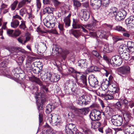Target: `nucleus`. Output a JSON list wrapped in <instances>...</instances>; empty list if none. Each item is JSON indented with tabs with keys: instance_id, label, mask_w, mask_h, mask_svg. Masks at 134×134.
<instances>
[{
	"instance_id": "f8f14e48",
	"label": "nucleus",
	"mask_w": 134,
	"mask_h": 134,
	"mask_svg": "<svg viewBox=\"0 0 134 134\" xmlns=\"http://www.w3.org/2000/svg\"><path fill=\"white\" fill-rule=\"evenodd\" d=\"M126 23L129 29L134 27V17L131 16L126 19Z\"/></svg>"
},
{
	"instance_id": "20e7f679",
	"label": "nucleus",
	"mask_w": 134,
	"mask_h": 134,
	"mask_svg": "<svg viewBox=\"0 0 134 134\" xmlns=\"http://www.w3.org/2000/svg\"><path fill=\"white\" fill-rule=\"evenodd\" d=\"M90 34L93 37L97 38V37H100V38H106L108 35V34L106 32L102 30H100L96 32H90Z\"/></svg>"
},
{
	"instance_id": "a19ab883",
	"label": "nucleus",
	"mask_w": 134,
	"mask_h": 134,
	"mask_svg": "<svg viewBox=\"0 0 134 134\" xmlns=\"http://www.w3.org/2000/svg\"><path fill=\"white\" fill-rule=\"evenodd\" d=\"M108 45H105L104 47L103 51L105 52L108 53L111 52L112 51V49L110 48V47L111 48V46H109Z\"/></svg>"
},
{
	"instance_id": "393cba45",
	"label": "nucleus",
	"mask_w": 134,
	"mask_h": 134,
	"mask_svg": "<svg viewBox=\"0 0 134 134\" xmlns=\"http://www.w3.org/2000/svg\"><path fill=\"white\" fill-rule=\"evenodd\" d=\"M71 15V14L70 13L64 20V21L65 24V26L66 27L69 26L70 25V18Z\"/></svg>"
},
{
	"instance_id": "ea45409f",
	"label": "nucleus",
	"mask_w": 134,
	"mask_h": 134,
	"mask_svg": "<svg viewBox=\"0 0 134 134\" xmlns=\"http://www.w3.org/2000/svg\"><path fill=\"white\" fill-rule=\"evenodd\" d=\"M120 56L118 55H115L113 57L111 60V62L112 64L114 65H115V62L116 61V60L120 57Z\"/></svg>"
},
{
	"instance_id": "58836bf2",
	"label": "nucleus",
	"mask_w": 134,
	"mask_h": 134,
	"mask_svg": "<svg viewBox=\"0 0 134 134\" xmlns=\"http://www.w3.org/2000/svg\"><path fill=\"white\" fill-rule=\"evenodd\" d=\"M55 9L54 8L49 7H47L44 9V11L48 13H51L55 11Z\"/></svg>"
},
{
	"instance_id": "a18cd8bd",
	"label": "nucleus",
	"mask_w": 134,
	"mask_h": 134,
	"mask_svg": "<svg viewBox=\"0 0 134 134\" xmlns=\"http://www.w3.org/2000/svg\"><path fill=\"white\" fill-rule=\"evenodd\" d=\"M124 46H125V45H121L120 46L119 49V52H120V53H121V54L124 53V52L126 49V47Z\"/></svg>"
},
{
	"instance_id": "338daca9",
	"label": "nucleus",
	"mask_w": 134,
	"mask_h": 134,
	"mask_svg": "<svg viewBox=\"0 0 134 134\" xmlns=\"http://www.w3.org/2000/svg\"><path fill=\"white\" fill-rule=\"evenodd\" d=\"M17 40L20 43L23 44H24V42H23V41L24 40V38L23 37H20L17 39Z\"/></svg>"
},
{
	"instance_id": "0e129e2a",
	"label": "nucleus",
	"mask_w": 134,
	"mask_h": 134,
	"mask_svg": "<svg viewBox=\"0 0 134 134\" xmlns=\"http://www.w3.org/2000/svg\"><path fill=\"white\" fill-rule=\"evenodd\" d=\"M36 5L37 8L40 9L41 7V3L40 0H36Z\"/></svg>"
},
{
	"instance_id": "72a5a7b5",
	"label": "nucleus",
	"mask_w": 134,
	"mask_h": 134,
	"mask_svg": "<svg viewBox=\"0 0 134 134\" xmlns=\"http://www.w3.org/2000/svg\"><path fill=\"white\" fill-rule=\"evenodd\" d=\"M130 1L128 0H124L122 2V6L125 9H126L129 7Z\"/></svg>"
},
{
	"instance_id": "09e8293b",
	"label": "nucleus",
	"mask_w": 134,
	"mask_h": 134,
	"mask_svg": "<svg viewBox=\"0 0 134 134\" xmlns=\"http://www.w3.org/2000/svg\"><path fill=\"white\" fill-rule=\"evenodd\" d=\"M26 12V9L25 8H23L19 11L20 14L22 16H23Z\"/></svg>"
},
{
	"instance_id": "37998d69",
	"label": "nucleus",
	"mask_w": 134,
	"mask_h": 134,
	"mask_svg": "<svg viewBox=\"0 0 134 134\" xmlns=\"http://www.w3.org/2000/svg\"><path fill=\"white\" fill-rule=\"evenodd\" d=\"M131 114L130 113H126L124 115V118L125 120H126V122H128L130 119L131 118Z\"/></svg>"
},
{
	"instance_id": "4be33fe9",
	"label": "nucleus",
	"mask_w": 134,
	"mask_h": 134,
	"mask_svg": "<svg viewBox=\"0 0 134 134\" xmlns=\"http://www.w3.org/2000/svg\"><path fill=\"white\" fill-rule=\"evenodd\" d=\"M79 20L77 19H73V23L72 24V27L75 29L81 28L82 25L79 23Z\"/></svg>"
},
{
	"instance_id": "c756f323",
	"label": "nucleus",
	"mask_w": 134,
	"mask_h": 134,
	"mask_svg": "<svg viewBox=\"0 0 134 134\" xmlns=\"http://www.w3.org/2000/svg\"><path fill=\"white\" fill-rule=\"evenodd\" d=\"M127 47L129 51L133 52H134V42L129 41L128 42Z\"/></svg>"
},
{
	"instance_id": "5fc2aeb1",
	"label": "nucleus",
	"mask_w": 134,
	"mask_h": 134,
	"mask_svg": "<svg viewBox=\"0 0 134 134\" xmlns=\"http://www.w3.org/2000/svg\"><path fill=\"white\" fill-rule=\"evenodd\" d=\"M115 29L118 31H125V29L124 28L119 26L116 27Z\"/></svg>"
},
{
	"instance_id": "f03ea898",
	"label": "nucleus",
	"mask_w": 134,
	"mask_h": 134,
	"mask_svg": "<svg viewBox=\"0 0 134 134\" xmlns=\"http://www.w3.org/2000/svg\"><path fill=\"white\" fill-rule=\"evenodd\" d=\"M119 74L124 77H125L130 73V68L128 66H124L118 68L117 70Z\"/></svg>"
},
{
	"instance_id": "dca6fc26",
	"label": "nucleus",
	"mask_w": 134,
	"mask_h": 134,
	"mask_svg": "<svg viewBox=\"0 0 134 134\" xmlns=\"http://www.w3.org/2000/svg\"><path fill=\"white\" fill-rule=\"evenodd\" d=\"M127 128L125 129V132L126 134H134V126L127 125L126 126Z\"/></svg>"
},
{
	"instance_id": "603ef678",
	"label": "nucleus",
	"mask_w": 134,
	"mask_h": 134,
	"mask_svg": "<svg viewBox=\"0 0 134 134\" xmlns=\"http://www.w3.org/2000/svg\"><path fill=\"white\" fill-rule=\"evenodd\" d=\"M91 1H91V5L93 7V8L94 9H97L99 8L100 7H98V6L97 5L98 4V1H97V2L95 4L92 3Z\"/></svg>"
},
{
	"instance_id": "9b49d317",
	"label": "nucleus",
	"mask_w": 134,
	"mask_h": 134,
	"mask_svg": "<svg viewBox=\"0 0 134 134\" xmlns=\"http://www.w3.org/2000/svg\"><path fill=\"white\" fill-rule=\"evenodd\" d=\"M97 94L99 96L104 97L106 100H111L113 99L114 97L112 94H107L106 92L104 91L103 92H99Z\"/></svg>"
},
{
	"instance_id": "39448f33",
	"label": "nucleus",
	"mask_w": 134,
	"mask_h": 134,
	"mask_svg": "<svg viewBox=\"0 0 134 134\" xmlns=\"http://www.w3.org/2000/svg\"><path fill=\"white\" fill-rule=\"evenodd\" d=\"M91 119L93 121H98L101 117V113L95 109L92 110L90 115Z\"/></svg>"
},
{
	"instance_id": "1a4fd4ad",
	"label": "nucleus",
	"mask_w": 134,
	"mask_h": 134,
	"mask_svg": "<svg viewBox=\"0 0 134 134\" xmlns=\"http://www.w3.org/2000/svg\"><path fill=\"white\" fill-rule=\"evenodd\" d=\"M79 15L85 21H87L89 18L90 12L86 10L82 9L79 13Z\"/></svg>"
},
{
	"instance_id": "412c9836",
	"label": "nucleus",
	"mask_w": 134,
	"mask_h": 134,
	"mask_svg": "<svg viewBox=\"0 0 134 134\" xmlns=\"http://www.w3.org/2000/svg\"><path fill=\"white\" fill-rule=\"evenodd\" d=\"M97 6L98 7H100L101 5L105 7L107 6L109 3V0H100L98 1Z\"/></svg>"
},
{
	"instance_id": "cd10ccee",
	"label": "nucleus",
	"mask_w": 134,
	"mask_h": 134,
	"mask_svg": "<svg viewBox=\"0 0 134 134\" xmlns=\"http://www.w3.org/2000/svg\"><path fill=\"white\" fill-rule=\"evenodd\" d=\"M60 78V76L57 74H54L52 75L50 81L52 82H56L58 81Z\"/></svg>"
},
{
	"instance_id": "aec40b11",
	"label": "nucleus",
	"mask_w": 134,
	"mask_h": 134,
	"mask_svg": "<svg viewBox=\"0 0 134 134\" xmlns=\"http://www.w3.org/2000/svg\"><path fill=\"white\" fill-rule=\"evenodd\" d=\"M78 66L82 68H86L87 63L86 59H81L79 60L78 63Z\"/></svg>"
},
{
	"instance_id": "a878e982",
	"label": "nucleus",
	"mask_w": 134,
	"mask_h": 134,
	"mask_svg": "<svg viewBox=\"0 0 134 134\" xmlns=\"http://www.w3.org/2000/svg\"><path fill=\"white\" fill-rule=\"evenodd\" d=\"M92 53V54L97 57L99 60V61L97 62L96 64L97 65H98L100 63L99 60H101L102 57L97 51L96 50L93 51Z\"/></svg>"
},
{
	"instance_id": "79ce46f5",
	"label": "nucleus",
	"mask_w": 134,
	"mask_h": 134,
	"mask_svg": "<svg viewBox=\"0 0 134 134\" xmlns=\"http://www.w3.org/2000/svg\"><path fill=\"white\" fill-rule=\"evenodd\" d=\"M122 63V59L120 57L117 60L116 62H115V65L114 66H119L121 65Z\"/></svg>"
},
{
	"instance_id": "f704fd0d",
	"label": "nucleus",
	"mask_w": 134,
	"mask_h": 134,
	"mask_svg": "<svg viewBox=\"0 0 134 134\" xmlns=\"http://www.w3.org/2000/svg\"><path fill=\"white\" fill-rule=\"evenodd\" d=\"M130 55L128 53H123L121 54V57L123 59L125 60H128L129 58Z\"/></svg>"
},
{
	"instance_id": "de8ad7c7",
	"label": "nucleus",
	"mask_w": 134,
	"mask_h": 134,
	"mask_svg": "<svg viewBox=\"0 0 134 134\" xmlns=\"http://www.w3.org/2000/svg\"><path fill=\"white\" fill-rule=\"evenodd\" d=\"M18 3V1H15L11 5V7L12 10H14L15 9Z\"/></svg>"
},
{
	"instance_id": "8fccbe9b",
	"label": "nucleus",
	"mask_w": 134,
	"mask_h": 134,
	"mask_svg": "<svg viewBox=\"0 0 134 134\" xmlns=\"http://www.w3.org/2000/svg\"><path fill=\"white\" fill-rule=\"evenodd\" d=\"M21 23L19 26V27L20 29L24 30L26 28V26L25 24V21L23 20L21 21Z\"/></svg>"
},
{
	"instance_id": "13d9d810",
	"label": "nucleus",
	"mask_w": 134,
	"mask_h": 134,
	"mask_svg": "<svg viewBox=\"0 0 134 134\" xmlns=\"http://www.w3.org/2000/svg\"><path fill=\"white\" fill-rule=\"evenodd\" d=\"M76 72V71L73 68H70L68 69V72L69 74H74Z\"/></svg>"
},
{
	"instance_id": "052dcab7",
	"label": "nucleus",
	"mask_w": 134,
	"mask_h": 134,
	"mask_svg": "<svg viewBox=\"0 0 134 134\" xmlns=\"http://www.w3.org/2000/svg\"><path fill=\"white\" fill-rule=\"evenodd\" d=\"M37 31L39 33V34L41 35L42 34L46 33L45 31H42L40 28L39 27L37 28Z\"/></svg>"
},
{
	"instance_id": "7c9ffc66",
	"label": "nucleus",
	"mask_w": 134,
	"mask_h": 134,
	"mask_svg": "<svg viewBox=\"0 0 134 134\" xmlns=\"http://www.w3.org/2000/svg\"><path fill=\"white\" fill-rule=\"evenodd\" d=\"M66 126L68 127L69 129L72 130L75 133L77 131L76 126L74 124H69L66 125Z\"/></svg>"
},
{
	"instance_id": "ddd939ff",
	"label": "nucleus",
	"mask_w": 134,
	"mask_h": 134,
	"mask_svg": "<svg viewBox=\"0 0 134 134\" xmlns=\"http://www.w3.org/2000/svg\"><path fill=\"white\" fill-rule=\"evenodd\" d=\"M109 82L108 81L105 79V81H103L101 84L100 89L102 90V91L100 92H103L104 91L106 92L107 91V89L109 86Z\"/></svg>"
},
{
	"instance_id": "423d86ee",
	"label": "nucleus",
	"mask_w": 134,
	"mask_h": 134,
	"mask_svg": "<svg viewBox=\"0 0 134 134\" xmlns=\"http://www.w3.org/2000/svg\"><path fill=\"white\" fill-rule=\"evenodd\" d=\"M111 121L113 125L119 126L121 125L122 122V118L120 115H116L113 116Z\"/></svg>"
},
{
	"instance_id": "c9c22d12",
	"label": "nucleus",
	"mask_w": 134,
	"mask_h": 134,
	"mask_svg": "<svg viewBox=\"0 0 134 134\" xmlns=\"http://www.w3.org/2000/svg\"><path fill=\"white\" fill-rule=\"evenodd\" d=\"M80 110L81 113L85 115L88 114L90 111V109L88 108L81 109Z\"/></svg>"
},
{
	"instance_id": "473e14b6",
	"label": "nucleus",
	"mask_w": 134,
	"mask_h": 134,
	"mask_svg": "<svg viewBox=\"0 0 134 134\" xmlns=\"http://www.w3.org/2000/svg\"><path fill=\"white\" fill-rule=\"evenodd\" d=\"M72 34L76 38H78L81 35V32L77 30H72L71 32Z\"/></svg>"
},
{
	"instance_id": "e2e57ef3",
	"label": "nucleus",
	"mask_w": 134,
	"mask_h": 134,
	"mask_svg": "<svg viewBox=\"0 0 134 134\" xmlns=\"http://www.w3.org/2000/svg\"><path fill=\"white\" fill-rule=\"evenodd\" d=\"M13 32V30L10 29H8L7 30V34L10 36H12V34Z\"/></svg>"
},
{
	"instance_id": "49530a36",
	"label": "nucleus",
	"mask_w": 134,
	"mask_h": 134,
	"mask_svg": "<svg viewBox=\"0 0 134 134\" xmlns=\"http://www.w3.org/2000/svg\"><path fill=\"white\" fill-rule=\"evenodd\" d=\"M65 131L66 133L67 134H74L75 133H74L72 130L71 129H69V128L66 126Z\"/></svg>"
},
{
	"instance_id": "b1692460",
	"label": "nucleus",
	"mask_w": 134,
	"mask_h": 134,
	"mask_svg": "<svg viewBox=\"0 0 134 134\" xmlns=\"http://www.w3.org/2000/svg\"><path fill=\"white\" fill-rule=\"evenodd\" d=\"M18 48L12 47L9 50V51L12 53L13 54L14 57L15 58L17 57V55H19L20 54H18Z\"/></svg>"
},
{
	"instance_id": "e433bc0d",
	"label": "nucleus",
	"mask_w": 134,
	"mask_h": 134,
	"mask_svg": "<svg viewBox=\"0 0 134 134\" xmlns=\"http://www.w3.org/2000/svg\"><path fill=\"white\" fill-rule=\"evenodd\" d=\"M55 7H58L61 4V2L58 0H51Z\"/></svg>"
},
{
	"instance_id": "0eeeda50",
	"label": "nucleus",
	"mask_w": 134,
	"mask_h": 134,
	"mask_svg": "<svg viewBox=\"0 0 134 134\" xmlns=\"http://www.w3.org/2000/svg\"><path fill=\"white\" fill-rule=\"evenodd\" d=\"M127 11L125 9L122 10L121 11H118L115 19L117 21H120L124 19L127 15Z\"/></svg>"
},
{
	"instance_id": "bb28decb",
	"label": "nucleus",
	"mask_w": 134,
	"mask_h": 134,
	"mask_svg": "<svg viewBox=\"0 0 134 134\" xmlns=\"http://www.w3.org/2000/svg\"><path fill=\"white\" fill-rule=\"evenodd\" d=\"M80 79L81 82L82 83L83 86L86 87L87 86V79L85 75L83 74L81 75Z\"/></svg>"
},
{
	"instance_id": "f257e3e1",
	"label": "nucleus",
	"mask_w": 134,
	"mask_h": 134,
	"mask_svg": "<svg viewBox=\"0 0 134 134\" xmlns=\"http://www.w3.org/2000/svg\"><path fill=\"white\" fill-rule=\"evenodd\" d=\"M29 79L32 82H34L41 86V91L40 93H37L38 89L36 87L33 89L32 93L33 94L34 93L37 95L36 96V103L38 109L39 110H42L43 109V103L46 100L45 97V91L46 92L47 91L48 89L46 86L42 84V82L39 78L33 76Z\"/></svg>"
},
{
	"instance_id": "2eb2a0df",
	"label": "nucleus",
	"mask_w": 134,
	"mask_h": 134,
	"mask_svg": "<svg viewBox=\"0 0 134 134\" xmlns=\"http://www.w3.org/2000/svg\"><path fill=\"white\" fill-rule=\"evenodd\" d=\"M43 22L44 25L47 28H52L54 26V23L53 22L50 20H48L45 19L43 20Z\"/></svg>"
},
{
	"instance_id": "9d476101",
	"label": "nucleus",
	"mask_w": 134,
	"mask_h": 134,
	"mask_svg": "<svg viewBox=\"0 0 134 134\" xmlns=\"http://www.w3.org/2000/svg\"><path fill=\"white\" fill-rule=\"evenodd\" d=\"M77 81V79L75 77H72L71 79L67 81L66 82V85L68 87L71 88L72 89V87L73 88H76V84L75 83Z\"/></svg>"
},
{
	"instance_id": "4d7b16f0",
	"label": "nucleus",
	"mask_w": 134,
	"mask_h": 134,
	"mask_svg": "<svg viewBox=\"0 0 134 134\" xmlns=\"http://www.w3.org/2000/svg\"><path fill=\"white\" fill-rule=\"evenodd\" d=\"M58 27L60 32H63L64 31V28L63 25L62 24H59Z\"/></svg>"
},
{
	"instance_id": "680f3d73",
	"label": "nucleus",
	"mask_w": 134,
	"mask_h": 134,
	"mask_svg": "<svg viewBox=\"0 0 134 134\" xmlns=\"http://www.w3.org/2000/svg\"><path fill=\"white\" fill-rule=\"evenodd\" d=\"M20 33V31L19 30L17 29L15 31L14 34L15 36H19Z\"/></svg>"
},
{
	"instance_id": "6e6d98bb",
	"label": "nucleus",
	"mask_w": 134,
	"mask_h": 134,
	"mask_svg": "<svg viewBox=\"0 0 134 134\" xmlns=\"http://www.w3.org/2000/svg\"><path fill=\"white\" fill-rule=\"evenodd\" d=\"M113 91H112V93H116L117 95H119L118 92L119 91V88L116 86L113 87Z\"/></svg>"
},
{
	"instance_id": "4c0bfd02",
	"label": "nucleus",
	"mask_w": 134,
	"mask_h": 134,
	"mask_svg": "<svg viewBox=\"0 0 134 134\" xmlns=\"http://www.w3.org/2000/svg\"><path fill=\"white\" fill-rule=\"evenodd\" d=\"M73 5L75 8H77L80 7L81 5V3L77 0H73Z\"/></svg>"
},
{
	"instance_id": "7ed1b4c3",
	"label": "nucleus",
	"mask_w": 134,
	"mask_h": 134,
	"mask_svg": "<svg viewBox=\"0 0 134 134\" xmlns=\"http://www.w3.org/2000/svg\"><path fill=\"white\" fill-rule=\"evenodd\" d=\"M53 53L54 54V55H55L56 56L59 55V54H61L63 59H65L66 58V56L68 53L67 51H63L62 48L59 46H56L54 51L53 49Z\"/></svg>"
},
{
	"instance_id": "a211bd4d",
	"label": "nucleus",
	"mask_w": 134,
	"mask_h": 134,
	"mask_svg": "<svg viewBox=\"0 0 134 134\" xmlns=\"http://www.w3.org/2000/svg\"><path fill=\"white\" fill-rule=\"evenodd\" d=\"M59 116H58L57 115L53 114L52 115V114H50L49 115V119H51V120H54L55 121V125H57L59 124L60 121V119Z\"/></svg>"
},
{
	"instance_id": "bf43d9fd",
	"label": "nucleus",
	"mask_w": 134,
	"mask_h": 134,
	"mask_svg": "<svg viewBox=\"0 0 134 134\" xmlns=\"http://www.w3.org/2000/svg\"><path fill=\"white\" fill-rule=\"evenodd\" d=\"M94 66H91L87 68V70L90 72H94Z\"/></svg>"
},
{
	"instance_id": "6ab92c4d",
	"label": "nucleus",
	"mask_w": 134,
	"mask_h": 134,
	"mask_svg": "<svg viewBox=\"0 0 134 134\" xmlns=\"http://www.w3.org/2000/svg\"><path fill=\"white\" fill-rule=\"evenodd\" d=\"M96 25V23L93 22L87 25H83V26L86 29L90 30L93 31L95 30Z\"/></svg>"
},
{
	"instance_id": "c03bdc74",
	"label": "nucleus",
	"mask_w": 134,
	"mask_h": 134,
	"mask_svg": "<svg viewBox=\"0 0 134 134\" xmlns=\"http://www.w3.org/2000/svg\"><path fill=\"white\" fill-rule=\"evenodd\" d=\"M17 56V57L16 58H18V62L21 63H23L25 58V56L24 55H23L19 57L18 56Z\"/></svg>"
},
{
	"instance_id": "4468645a",
	"label": "nucleus",
	"mask_w": 134,
	"mask_h": 134,
	"mask_svg": "<svg viewBox=\"0 0 134 134\" xmlns=\"http://www.w3.org/2000/svg\"><path fill=\"white\" fill-rule=\"evenodd\" d=\"M52 75L51 73L47 72L45 73L43 75L41 76V79L43 81L47 82L50 81Z\"/></svg>"
},
{
	"instance_id": "864d4df0",
	"label": "nucleus",
	"mask_w": 134,
	"mask_h": 134,
	"mask_svg": "<svg viewBox=\"0 0 134 134\" xmlns=\"http://www.w3.org/2000/svg\"><path fill=\"white\" fill-rule=\"evenodd\" d=\"M120 102L122 105H124L125 106H127L128 104V100L126 99H122L121 100Z\"/></svg>"
},
{
	"instance_id": "5701e85b",
	"label": "nucleus",
	"mask_w": 134,
	"mask_h": 134,
	"mask_svg": "<svg viewBox=\"0 0 134 134\" xmlns=\"http://www.w3.org/2000/svg\"><path fill=\"white\" fill-rule=\"evenodd\" d=\"M84 98L85 97L83 96L79 97L77 101V103L78 104L80 105H86L88 104L87 102L86 101L85 99Z\"/></svg>"
},
{
	"instance_id": "774afa93",
	"label": "nucleus",
	"mask_w": 134,
	"mask_h": 134,
	"mask_svg": "<svg viewBox=\"0 0 134 134\" xmlns=\"http://www.w3.org/2000/svg\"><path fill=\"white\" fill-rule=\"evenodd\" d=\"M106 134H112L111 130L110 129H108L106 130Z\"/></svg>"
},
{
	"instance_id": "69168bd1",
	"label": "nucleus",
	"mask_w": 134,
	"mask_h": 134,
	"mask_svg": "<svg viewBox=\"0 0 134 134\" xmlns=\"http://www.w3.org/2000/svg\"><path fill=\"white\" fill-rule=\"evenodd\" d=\"M83 131L85 134H92L91 131L89 129H87Z\"/></svg>"
},
{
	"instance_id": "3c124183",
	"label": "nucleus",
	"mask_w": 134,
	"mask_h": 134,
	"mask_svg": "<svg viewBox=\"0 0 134 134\" xmlns=\"http://www.w3.org/2000/svg\"><path fill=\"white\" fill-rule=\"evenodd\" d=\"M26 3L23 0L22 1L19 3L17 9L18 10L19 8L22 7L26 4Z\"/></svg>"
},
{
	"instance_id": "2f4dec72",
	"label": "nucleus",
	"mask_w": 134,
	"mask_h": 134,
	"mask_svg": "<svg viewBox=\"0 0 134 134\" xmlns=\"http://www.w3.org/2000/svg\"><path fill=\"white\" fill-rule=\"evenodd\" d=\"M46 108V112L47 113L49 114L51 112L52 110H53L54 109V108L52 104H49L47 105Z\"/></svg>"
},
{
	"instance_id": "c85d7f7f",
	"label": "nucleus",
	"mask_w": 134,
	"mask_h": 134,
	"mask_svg": "<svg viewBox=\"0 0 134 134\" xmlns=\"http://www.w3.org/2000/svg\"><path fill=\"white\" fill-rule=\"evenodd\" d=\"M19 22L18 20L13 19L11 23V26L13 28H15L19 26Z\"/></svg>"
},
{
	"instance_id": "f3484780",
	"label": "nucleus",
	"mask_w": 134,
	"mask_h": 134,
	"mask_svg": "<svg viewBox=\"0 0 134 134\" xmlns=\"http://www.w3.org/2000/svg\"><path fill=\"white\" fill-rule=\"evenodd\" d=\"M118 11V9L115 7H112L109 10L108 15L111 17L115 16Z\"/></svg>"
},
{
	"instance_id": "6e6552de",
	"label": "nucleus",
	"mask_w": 134,
	"mask_h": 134,
	"mask_svg": "<svg viewBox=\"0 0 134 134\" xmlns=\"http://www.w3.org/2000/svg\"><path fill=\"white\" fill-rule=\"evenodd\" d=\"M88 80L89 84L93 87H96L98 86V81L94 75L92 74L89 75Z\"/></svg>"
}]
</instances>
